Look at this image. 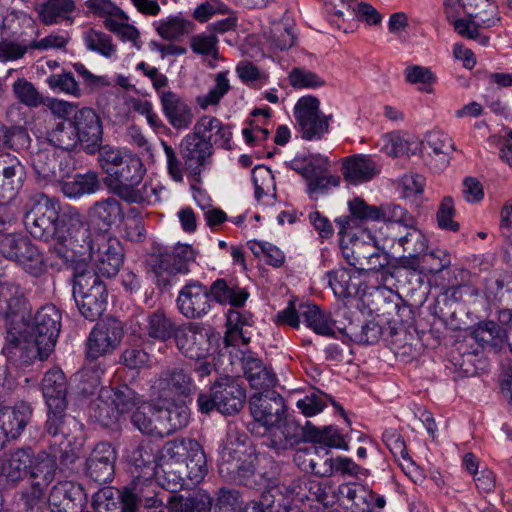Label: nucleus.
Segmentation results:
<instances>
[{
	"mask_svg": "<svg viewBox=\"0 0 512 512\" xmlns=\"http://www.w3.org/2000/svg\"><path fill=\"white\" fill-rule=\"evenodd\" d=\"M24 225L36 240L48 243L61 258H68V251L84 243L87 224L83 215L74 207L60 215V206L56 199L45 194H37L31 200V206L24 215Z\"/></svg>",
	"mask_w": 512,
	"mask_h": 512,
	"instance_id": "f257e3e1",
	"label": "nucleus"
},
{
	"mask_svg": "<svg viewBox=\"0 0 512 512\" xmlns=\"http://www.w3.org/2000/svg\"><path fill=\"white\" fill-rule=\"evenodd\" d=\"M161 145L166 157L167 171L172 180L182 182L184 172H186L194 182L201 183L202 173L213 162L214 148L211 136L209 138L204 137L194 124L193 131L186 134L180 141V158L174 148L166 141L161 140Z\"/></svg>",
	"mask_w": 512,
	"mask_h": 512,
	"instance_id": "f03ea898",
	"label": "nucleus"
},
{
	"mask_svg": "<svg viewBox=\"0 0 512 512\" xmlns=\"http://www.w3.org/2000/svg\"><path fill=\"white\" fill-rule=\"evenodd\" d=\"M146 168L139 156L126 154L124 162L113 169H108L105 184L109 190L127 203L152 204L158 201L157 189L150 182H145L141 187Z\"/></svg>",
	"mask_w": 512,
	"mask_h": 512,
	"instance_id": "7ed1b4c3",
	"label": "nucleus"
},
{
	"mask_svg": "<svg viewBox=\"0 0 512 512\" xmlns=\"http://www.w3.org/2000/svg\"><path fill=\"white\" fill-rule=\"evenodd\" d=\"M304 440L323 444L326 447L348 450L343 435L339 433L336 427L330 425L319 428L310 421H307L304 427L296 421L285 423L282 429L273 433L269 448L277 455H283Z\"/></svg>",
	"mask_w": 512,
	"mask_h": 512,
	"instance_id": "20e7f679",
	"label": "nucleus"
},
{
	"mask_svg": "<svg viewBox=\"0 0 512 512\" xmlns=\"http://www.w3.org/2000/svg\"><path fill=\"white\" fill-rule=\"evenodd\" d=\"M78 246L71 252L78 256L87 255L93 262L96 272L106 277L117 275L124 262V249L116 237L108 234H97L91 237L87 226V235L84 243L75 242Z\"/></svg>",
	"mask_w": 512,
	"mask_h": 512,
	"instance_id": "39448f33",
	"label": "nucleus"
},
{
	"mask_svg": "<svg viewBox=\"0 0 512 512\" xmlns=\"http://www.w3.org/2000/svg\"><path fill=\"white\" fill-rule=\"evenodd\" d=\"M73 297L80 314L89 321H95L106 310L108 291L96 270L76 269L73 275Z\"/></svg>",
	"mask_w": 512,
	"mask_h": 512,
	"instance_id": "423d86ee",
	"label": "nucleus"
},
{
	"mask_svg": "<svg viewBox=\"0 0 512 512\" xmlns=\"http://www.w3.org/2000/svg\"><path fill=\"white\" fill-rule=\"evenodd\" d=\"M341 250L344 259L354 267L358 275L381 272L384 282L395 277V267L389 266V254L384 251V247L380 249L376 239L373 242L351 239Z\"/></svg>",
	"mask_w": 512,
	"mask_h": 512,
	"instance_id": "0eeeda50",
	"label": "nucleus"
},
{
	"mask_svg": "<svg viewBox=\"0 0 512 512\" xmlns=\"http://www.w3.org/2000/svg\"><path fill=\"white\" fill-rule=\"evenodd\" d=\"M246 402V390L233 377L221 376L210 387L209 392H201L197 398L198 410L209 414L216 410L232 416L238 414Z\"/></svg>",
	"mask_w": 512,
	"mask_h": 512,
	"instance_id": "6e6552de",
	"label": "nucleus"
},
{
	"mask_svg": "<svg viewBox=\"0 0 512 512\" xmlns=\"http://www.w3.org/2000/svg\"><path fill=\"white\" fill-rule=\"evenodd\" d=\"M219 333L203 324L190 322L177 327L175 344L186 358L204 360L216 351Z\"/></svg>",
	"mask_w": 512,
	"mask_h": 512,
	"instance_id": "1a4fd4ad",
	"label": "nucleus"
},
{
	"mask_svg": "<svg viewBox=\"0 0 512 512\" xmlns=\"http://www.w3.org/2000/svg\"><path fill=\"white\" fill-rule=\"evenodd\" d=\"M248 406L253 419L270 431L265 442L269 448L273 433L290 421L286 419L284 399L275 390L267 389L254 393L248 400Z\"/></svg>",
	"mask_w": 512,
	"mask_h": 512,
	"instance_id": "9d476101",
	"label": "nucleus"
},
{
	"mask_svg": "<svg viewBox=\"0 0 512 512\" xmlns=\"http://www.w3.org/2000/svg\"><path fill=\"white\" fill-rule=\"evenodd\" d=\"M466 18L454 22L455 31L468 39H477L480 28H490L499 21L498 6L490 0H459Z\"/></svg>",
	"mask_w": 512,
	"mask_h": 512,
	"instance_id": "9b49d317",
	"label": "nucleus"
},
{
	"mask_svg": "<svg viewBox=\"0 0 512 512\" xmlns=\"http://www.w3.org/2000/svg\"><path fill=\"white\" fill-rule=\"evenodd\" d=\"M256 461L257 457L248 453L244 447H234L233 444H228L220 454L219 474L236 484L252 486Z\"/></svg>",
	"mask_w": 512,
	"mask_h": 512,
	"instance_id": "f8f14e48",
	"label": "nucleus"
},
{
	"mask_svg": "<svg viewBox=\"0 0 512 512\" xmlns=\"http://www.w3.org/2000/svg\"><path fill=\"white\" fill-rule=\"evenodd\" d=\"M61 328V313L52 304L39 308L34 316L31 337L36 341L41 360L48 358L54 350Z\"/></svg>",
	"mask_w": 512,
	"mask_h": 512,
	"instance_id": "ddd939ff",
	"label": "nucleus"
},
{
	"mask_svg": "<svg viewBox=\"0 0 512 512\" xmlns=\"http://www.w3.org/2000/svg\"><path fill=\"white\" fill-rule=\"evenodd\" d=\"M123 336L122 322L115 317H106L98 322L89 334L87 357L95 360L112 353L121 343Z\"/></svg>",
	"mask_w": 512,
	"mask_h": 512,
	"instance_id": "4468645a",
	"label": "nucleus"
},
{
	"mask_svg": "<svg viewBox=\"0 0 512 512\" xmlns=\"http://www.w3.org/2000/svg\"><path fill=\"white\" fill-rule=\"evenodd\" d=\"M320 101L314 96L301 97L294 108V117L306 140L320 139L329 128L331 116L320 111Z\"/></svg>",
	"mask_w": 512,
	"mask_h": 512,
	"instance_id": "2eb2a0df",
	"label": "nucleus"
},
{
	"mask_svg": "<svg viewBox=\"0 0 512 512\" xmlns=\"http://www.w3.org/2000/svg\"><path fill=\"white\" fill-rule=\"evenodd\" d=\"M31 164L36 175L46 181L60 182L74 170L71 157L53 148L37 150L31 156Z\"/></svg>",
	"mask_w": 512,
	"mask_h": 512,
	"instance_id": "dca6fc26",
	"label": "nucleus"
},
{
	"mask_svg": "<svg viewBox=\"0 0 512 512\" xmlns=\"http://www.w3.org/2000/svg\"><path fill=\"white\" fill-rule=\"evenodd\" d=\"M176 302L180 313L189 319L203 317L212 307L209 288L197 280H191L183 286Z\"/></svg>",
	"mask_w": 512,
	"mask_h": 512,
	"instance_id": "f3484780",
	"label": "nucleus"
},
{
	"mask_svg": "<svg viewBox=\"0 0 512 512\" xmlns=\"http://www.w3.org/2000/svg\"><path fill=\"white\" fill-rule=\"evenodd\" d=\"M338 496L353 512H378L377 510H382L386 505L384 496L357 483L339 485Z\"/></svg>",
	"mask_w": 512,
	"mask_h": 512,
	"instance_id": "a211bd4d",
	"label": "nucleus"
},
{
	"mask_svg": "<svg viewBox=\"0 0 512 512\" xmlns=\"http://www.w3.org/2000/svg\"><path fill=\"white\" fill-rule=\"evenodd\" d=\"M70 121L85 151L94 154L99 149L103 137V126L99 115L92 108L83 107L74 113Z\"/></svg>",
	"mask_w": 512,
	"mask_h": 512,
	"instance_id": "6ab92c4d",
	"label": "nucleus"
},
{
	"mask_svg": "<svg viewBox=\"0 0 512 512\" xmlns=\"http://www.w3.org/2000/svg\"><path fill=\"white\" fill-rule=\"evenodd\" d=\"M116 459L115 448L108 442H100L86 459L85 474L96 483H108L113 479Z\"/></svg>",
	"mask_w": 512,
	"mask_h": 512,
	"instance_id": "aec40b11",
	"label": "nucleus"
},
{
	"mask_svg": "<svg viewBox=\"0 0 512 512\" xmlns=\"http://www.w3.org/2000/svg\"><path fill=\"white\" fill-rule=\"evenodd\" d=\"M159 486L154 475L135 476L133 481L124 487L128 502L126 512H137L139 505L157 510L162 506V500L158 498L156 492Z\"/></svg>",
	"mask_w": 512,
	"mask_h": 512,
	"instance_id": "412c9836",
	"label": "nucleus"
},
{
	"mask_svg": "<svg viewBox=\"0 0 512 512\" xmlns=\"http://www.w3.org/2000/svg\"><path fill=\"white\" fill-rule=\"evenodd\" d=\"M86 501L83 487L73 481L57 482L48 497L51 512H76Z\"/></svg>",
	"mask_w": 512,
	"mask_h": 512,
	"instance_id": "4be33fe9",
	"label": "nucleus"
},
{
	"mask_svg": "<svg viewBox=\"0 0 512 512\" xmlns=\"http://www.w3.org/2000/svg\"><path fill=\"white\" fill-rule=\"evenodd\" d=\"M32 417V407L26 402L0 406V450L9 439L18 437Z\"/></svg>",
	"mask_w": 512,
	"mask_h": 512,
	"instance_id": "5701e85b",
	"label": "nucleus"
},
{
	"mask_svg": "<svg viewBox=\"0 0 512 512\" xmlns=\"http://www.w3.org/2000/svg\"><path fill=\"white\" fill-rule=\"evenodd\" d=\"M455 149L452 138L442 131L429 132L423 142L427 164L431 170L437 173L449 166Z\"/></svg>",
	"mask_w": 512,
	"mask_h": 512,
	"instance_id": "b1692460",
	"label": "nucleus"
},
{
	"mask_svg": "<svg viewBox=\"0 0 512 512\" xmlns=\"http://www.w3.org/2000/svg\"><path fill=\"white\" fill-rule=\"evenodd\" d=\"M26 177L21 162L10 154L0 155V200L10 202L21 190Z\"/></svg>",
	"mask_w": 512,
	"mask_h": 512,
	"instance_id": "393cba45",
	"label": "nucleus"
},
{
	"mask_svg": "<svg viewBox=\"0 0 512 512\" xmlns=\"http://www.w3.org/2000/svg\"><path fill=\"white\" fill-rule=\"evenodd\" d=\"M2 354L16 366L28 365L37 357L41 360L36 341L28 339L21 332H13L12 329L7 330Z\"/></svg>",
	"mask_w": 512,
	"mask_h": 512,
	"instance_id": "a878e982",
	"label": "nucleus"
},
{
	"mask_svg": "<svg viewBox=\"0 0 512 512\" xmlns=\"http://www.w3.org/2000/svg\"><path fill=\"white\" fill-rule=\"evenodd\" d=\"M162 112L168 123L176 130H187L193 123L191 106L177 93L167 90L160 93Z\"/></svg>",
	"mask_w": 512,
	"mask_h": 512,
	"instance_id": "bb28decb",
	"label": "nucleus"
},
{
	"mask_svg": "<svg viewBox=\"0 0 512 512\" xmlns=\"http://www.w3.org/2000/svg\"><path fill=\"white\" fill-rule=\"evenodd\" d=\"M27 306L23 289L11 280L0 281V317L13 323L17 318L24 320Z\"/></svg>",
	"mask_w": 512,
	"mask_h": 512,
	"instance_id": "cd10ccee",
	"label": "nucleus"
},
{
	"mask_svg": "<svg viewBox=\"0 0 512 512\" xmlns=\"http://www.w3.org/2000/svg\"><path fill=\"white\" fill-rule=\"evenodd\" d=\"M155 387L165 399L172 395L189 396L195 390L190 374L178 367L163 371L155 381Z\"/></svg>",
	"mask_w": 512,
	"mask_h": 512,
	"instance_id": "c85d7f7f",
	"label": "nucleus"
},
{
	"mask_svg": "<svg viewBox=\"0 0 512 512\" xmlns=\"http://www.w3.org/2000/svg\"><path fill=\"white\" fill-rule=\"evenodd\" d=\"M104 398L110 399L120 415L132 412L141 404L145 403L144 395L137 390V385L131 383H117L112 386L103 387Z\"/></svg>",
	"mask_w": 512,
	"mask_h": 512,
	"instance_id": "c756f323",
	"label": "nucleus"
},
{
	"mask_svg": "<svg viewBox=\"0 0 512 512\" xmlns=\"http://www.w3.org/2000/svg\"><path fill=\"white\" fill-rule=\"evenodd\" d=\"M338 329L352 341L362 344H375L382 336L394 337L398 334L395 327L390 325L382 327L375 321H368L361 325L350 322L347 326Z\"/></svg>",
	"mask_w": 512,
	"mask_h": 512,
	"instance_id": "7c9ffc66",
	"label": "nucleus"
},
{
	"mask_svg": "<svg viewBox=\"0 0 512 512\" xmlns=\"http://www.w3.org/2000/svg\"><path fill=\"white\" fill-rule=\"evenodd\" d=\"M60 188L65 197L78 200L86 195H93L102 189L99 174L89 170L85 173H77L70 180H61Z\"/></svg>",
	"mask_w": 512,
	"mask_h": 512,
	"instance_id": "2f4dec72",
	"label": "nucleus"
},
{
	"mask_svg": "<svg viewBox=\"0 0 512 512\" xmlns=\"http://www.w3.org/2000/svg\"><path fill=\"white\" fill-rule=\"evenodd\" d=\"M33 456L31 448H19L5 454L0 465L1 475L11 482L22 480L29 474Z\"/></svg>",
	"mask_w": 512,
	"mask_h": 512,
	"instance_id": "473e14b6",
	"label": "nucleus"
},
{
	"mask_svg": "<svg viewBox=\"0 0 512 512\" xmlns=\"http://www.w3.org/2000/svg\"><path fill=\"white\" fill-rule=\"evenodd\" d=\"M122 216V205L115 197L98 200L88 210L90 222L102 231H108Z\"/></svg>",
	"mask_w": 512,
	"mask_h": 512,
	"instance_id": "72a5a7b5",
	"label": "nucleus"
},
{
	"mask_svg": "<svg viewBox=\"0 0 512 512\" xmlns=\"http://www.w3.org/2000/svg\"><path fill=\"white\" fill-rule=\"evenodd\" d=\"M211 300L221 305L229 304L232 307L239 308L244 306L249 297L245 288H241L233 280L224 278L216 279L209 288Z\"/></svg>",
	"mask_w": 512,
	"mask_h": 512,
	"instance_id": "f704fd0d",
	"label": "nucleus"
},
{
	"mask_svg": "<svg viewBox=\"0 0 512 512\" xmlns=\"http://www.w3.org/2000/svg\"><path fill=\"white\" fill-rule=\"evenodd\" d=\"M341 171L344 179L352 184L369 181L379 172L374 160L365 155L345 158Z\"/></svg>",
	"mask_w": 512,
	"mask_h": 512,
	"instance_id": "c9c22d12",
	"label": "nucleus"
},
{
	"mask_svg": "<svg viewBox=\"0 0 512 512\" xmlns=\"http://www.w3.org/2000/svg\"><path fill=\"white\" fill-rule=\"evenodd\" d=\"M154 477L162 488L170 492H177L189 486L184 462L158 461Z\"/></svg>",
	"mask_w": 512,
	"mask_h": 512,
	"instance_id": "e433bc0d",
	"label": "nucleus"
},
{
	"mask_svg": "<svg viewBox=\"0 0 512 512\" xmlns=\"http://www.w3.org/2000/svg\"><path fill=\"white\" fill-rule=\"evenodd\" d=\"M129 18L118 7H113L112 11L108 12L103 23L106 29L115 34L121 41H129L138 50L141 48L142 42L140 41V33L138 29L129 24Z\"/></svg>",
	"mask_w": 512,
	"mask_h": 512,
	"instance_id": "4c0bfd02",
	"label": "nucleus"
},
{
	"mask_svg": "<svg viewBox=\"0 0 512 512\" xmlns=\"http://www.w3.org/2000/svg\"><path fill=\"white\" fill-rule=\"evenodd\" d=\"M67 379L62 370H48L41 382V389L47 407L59 408V403L67 402Z\"/></svg>",
	"mask_w": 512,
	"mask_h": 512,
	"instance_id": "58836bf2",
	"label": "nucleus"
},
{
	"mask_svg": "<svg viewBox=\"0 0 512 512\" xmlns=\"http://www.w3.org/2000/svg\"><path fill=\"white\" fill-rule=\"evenodd\" d=\"M360 276L355 269L351 270L344 267L327 273L329 286L335 296L339 298H348L358 294L362 284Z\"/></svg>",
	"mask_w": 512,
	"mask_h": 512,
	"instance_id": "ea45409f",
	"label": "nucleus"
},
{
	"mask_svg": "<svg viewBox=\"0 0 512 512\" xmlns=\"http://www.w3.org/2000/svg\"><path fill=\"white\" fill-rule=\"evenodd\" d=\"M76 9L74 0H46L40 8L39 17L45 25L72 24Z\"/></svg>",
	"mask_w": 512,
	"mask_h": 512,
	"instance_id": "a19ab883",
	"label": "nucleus"
},
{
	"mask_svg": "<svg viewBox=\"0 0 512 512\" xmlns=\"http://www.w3.org/2000/svg\"><path fill=\"white\" fill-rule=\"evenodd\" d=\"M244 376L254 389L267 390L276 382L275 374L268 370L263 362L253 356H244L242 359Z\"/></svg>",
	"mask_w": 512,
	"mask_h": 512,
	"instance_id": "79ce46f5",
	"label": "nucleus"
},
{
	"mask_svg": "<svg viewBox=\"0 0 512 512\" xmlns=\"http://www.w3.org/2000/svg\"><path fill=\"white\" fill-rule=\"evenodd\" d=\"M92 507L95 512H126L128 502L125 489L120 491L111 486L99 489L93 495Z\"/></svg>",
	"mask_w": 512,
	"mask_h": 512,
	"instance_id": "37998d69",
	"label": "nucleus"
},
{
	"mask_svg": "<svg viewBox=\"0 0 512 512\" xmlns=\"http://www.w3.org/2000/svg\"><path fill=\"white\" fill-rule=\"evenodd\" d=\"M57 463L55 456L45 451H40L33 456L29 470L31 483H39V486L47 488L55 479Z\"/></svg>",
	"mask_w": 512,
	"mask_h": 512,
	"instance_id": "c03bdc74",
	"label": "nucleus"
},
{
	"mask_svg": "<svg viewBox=\"0 0 512 512\" xmlns=\"http://www.w3.org/2000/svg\"><path fill=\"white\" fill-rule=\"evenodd\" d=\"M195 125L201 131L204 137L211 136L212 145L229 149L232 139L230 126L223 124L218 118L213 116H202Z\"/></svg>",
	"mask_w": 512,
	"mask_h": 512,
	"instance_id": "a18cd8bd",
	"label": "nucleus"
},
{
	"mask_svg": "<svg viewBox=\"0 0 512 512\" xmlns=\"http://www.w3.org/2000/svg\"><path fill=\"white\" fill-rule=\"evenodd\" d=\"M149 265L154 273L156 283L161 289H167L172 285L178 271L169 251H158L150 255Z\"/></svg>",
	"mask_w": 512,
	"mask_h": 512,
	"instance_id": "49530a36",
	"label": "nucleus"
},
{
	"mask_svg": "<svg viewBox=\"0 0 512 512\" xmlns=\"http://www.w3.org/2000/svg\"><path fill=\"white\" fill-rule=\"evenodd\" d=\"M144 331L147 336L159 342H166L176 335L177 327L165 312L157 310L146 317Z\"/></svg>",
	"mask_w": 512,
	"mask_h": 512,
	"instance_id": "de8ad7c7",
	"label": "nucleus"
},
{
	"mask_svg": "<svg viewBox=\"0 0 512 512\" xmlns=\"http://www.w3.org/2000/svg\"><path fill=\"white\" fill-rule=\"evenodd\" d=\"M473 337L483 348L501 349L507 339L504 328L496 322L487 320L479 322L473 330Z\"/></svg>",
	"mask_w": 512,
	"mask_h": 512,
	"instance_id": "09e8293b",
	"label": "nucleus"
},
{
	"mask_svg": "<svg viewBox=\"0 0 512 512\" xmlns=\"http://www.w3.org/2000/svg\"><path fill=\"white\" fill-rule=\"evenodd\" d=\"M169 509L171 512H211L213 499L204 491L184 496H169Z\"/></svg>",
	"mask_w": 512,
	"mask_h": 512,
	"instance_id": "8fccbe9b",
	"label": "nucleus"
},
{
	"mask_svg": "<svg viewBox=\"0 0 512 512\" xmlns=\"http://www.w3.org/2000/svg\"><path fill=\"white\" fill-rule=\"evenodd\" d=\"M47 141L61 152L73 151L80 144L77 131L70 120L59 122L47 132Z\"/></svg>",
	"mask_w": 512,
	"mask_h": 512,
	"instance_id": "3c124183",
	"label": "nucleus"
},
{
	"mask_svg": "<svg viewBox=\"0 0 512 512\" xmlns=\"http://www.w3.org/2000/svg\"><path fill=\"white\" fill-rule=\"evenodd\" d=\"M300 315L306 325L315 333L323 336L334 334V322L328 314L313 304H301Z\"/></svg>",
	"mask_w": 512,
	"mask_h": 512,
	"instance_id": "603ef678",
	"label": "nucleus"
},
{
	"mask_svg": "<svg viewBox=\"0 0 512 512\" xmlns=\"http://www.w3.org/2000/svg\"><path fill=\"white\" fill-rule=\"evenodd\" d=\"M185 473L192 485L199 484L205 478L208 467L205 452L201 444L196 441L184 459Z\"/></svg>",
	"mask_w": 512,
	"mask_h": 512,
	"instance_id": "864d4df0",
	"label": "nucleus"
},
{
	"mask_svg": "<svg viewBox=\"0 0 512 512\" xmlns=\"http://www.w3.org/2000/svg\"><path fill=\"white\" fill-rule=\"evenodd\" d=\"M103 387L100 389L98 396L92 401L89 407V416L99 423L102 427L108 428L116 424L120 414L110 399H105Z\"/></svg>",
	"mask_w": 512,
	"mask_h": 512,
	"instance_id": "5fc2aeb1",
	"label": "nucleus"
},
{
	"mask_svg": "<svg viewBox=\"0 0 512 512\" xmlns=\"http://www.w3.org/2000/svg\"><path fill=\"white\" fill-rule=\"evenodd\" d=\"M82 39L87 50L98 53L105 58H111L116 53V45L112 37L95 28H87L82 33Z\"/></svg>",
	"mask_w": 512,
	"mask_h": 512,
	"instance_id": "6e6d98bb",
	"label": "nucleus"
},
{
	"mask_svg": "<svg viewBox=\"0 0 512 512\" xmlns=\"http://www.w3.org/2000/svg\"><path fill=\"white\" fill-rule=\"evenodd\" d=\"M129 461L136 470H141L142 475L155 474L158 462L156 461V454L150 442H140L130 453Z\"/></svg>",
	"mask_w": 512,
	"mask_h": 512,
	"instance_id": "4d7b16f0",
	"label": "nucleus"
},
{
	"mask_svg": "<svg viewBox=\"0 0 512 512\" xmlns=\"http://www.w3.org/2000/svg\"><path fill=\"white\" fill-rule=\"evenodd\" d=\"M193 22L181 16H172L160 20L156 25L157 33L165 40H177L193 30Z\"/></svg>",
	"mask_w": 512,
	"mask_h": 512,
	"instance_id": "13d9d810",
	"label": "nucleus"
},
{
	"mask_svg": "<svg viewBox=\"0 0 512 512\" xmlns=\"http://www.w3.org/2000/svg\"><path fill=\"white\" fill-rule=\"evenodd\" d=\"M17 264L29 275L39 278L47 271L43 253L32 242L24 250Z\"/></svg>",
	"mask_w": 512,
	"mask_h": 512,
	"instance_id": "bf43d9fd",
	"label": "nucleus"
},
{
	"mask_svg": "<svg viewBox=\"0 0 512 512\" xmlns=\"http://www.w3.org/2000/svg\"><path fill=\"white\" fill-rule=\"evenodd\" d=\"M252 180L255 187V198L261 201L264 196H276V184L272 171L263 165L255 166L252 170Z\"/></svg>",
	"mask_w": 512,
	"mask_h": 512,
	"instance_id": "052dcab7",
	"label": "nucleus"
},
{
	"mask_svg": "<svg viewBox=\"0 0 512 512\" xmlns=\"http://www.w3.org/2000/svg\"><path fill=\"white\" fill-rule=\"evenodd\" d=\"M46 83L55 93H63L76 98L82 95L79 83L70 71L63 70L61 73H53L47 77Z\"/></svg>",
	"mask_w": 512,
	"mask_h": 512,
	"instance_id": "680f3d73",
	"label": "nucleus"
},
{
	"mask_svg": "<svg viewBox=\"0 0 512 512\" xmlns=\"http://www.w3.org/2000/svg\"><path fill=\"white\" fill-rule=\"evenodd\" d=\"M326 157L319 154L296 155L288 166L305 179L325 168Z\"/></svg>",
	"mask_w": 512,
	"mask_h": 512,
	"instance_id": "e2e57ef3",
	"label": "nucleus"
},
{
	"mask_svg": "<svg viewBox=\"0 0 512 512\" xmlns=\"http://www.w3.org/2000/svg\"><path fill=\"white\" fill-rule=\"evenodd\" d=\"M397 240L403 250L409 255H422L428 248L425 235L416 225L406 228V233L398 238L392 237L391 242Z\"/></svg>",
	"mask_w": 512,
	"mask_h": 512,
	"instance_id": "0e129e2a",
	"label": "nucleus"
},
{
	"mask_svg": "<svg viewBox=\"0 0 512 512\" xmlns=\"http://www.w3.org/2000/svg\"><path fill=\"white\" fill-rule=\"evenodd\" d=\"M30 243L31 240L26 236L2 234L0 235V254L6 259L17 263Z\"/></svg>",
	"mask_w": 512,
	"mask_h": 512,
	"instance_id": "69168bd1",
	"label": "nucleus"
},
{
	"mask_svg": "<svg viewBox=\"0 0 512 512\" xmlns=\"http://www.w3.org/2000/svg\"><path fill=\"white\" fill-rule=\"evenodd\" d=\"M383 217L380 220L386 223V229L394 232L401 226L405 229L416 225V219L404 208L398 205L382 208Z\"/></svg>",
	"mask_w": 512,
	"mask_h": 512,
	"instance_id": "338daca9",
	"label": "nucleus"
},
{
	"mask_svg": "<svg viewBox=\"0 0 512 512\" xmlns=\"http://www.w3.org/2000/svg\"><path fill=\"white\" fill-rule=\"evenodd\" d=\"M228 71L219 72L215 76V84L205 95L197 97V103L202 109H206L210 105H216L231 89Z\"/></svg>",
	"mask_w": 512,
	"mask_h": 512,
	"instance_id": "774afa93",
	"label": "nucleus"
}]
</instances>
